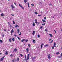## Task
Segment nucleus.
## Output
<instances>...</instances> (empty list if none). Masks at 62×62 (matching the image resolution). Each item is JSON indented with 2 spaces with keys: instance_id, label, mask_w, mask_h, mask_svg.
<instances>
[{
  "instance_id": "obj_2",
  "label": "nucleus",
  "mask_w": 62,
  "mask_h": 62,
  "mask_svg": "<svg viewBox=\"0 0 62 62\" xmlns=\"http://www.w3.org/2000/svg\"><path fill=\"white\" fill-rule=\"evenodd\" d=\"M13 32H14V31H13V29H12L11 30V35L12 34V33Z\"/></svg>"
},
{
  "instance_id": "obj_47",
  "label": "nucleus",
  "mask_w": 62,
  "mask_h": 62,
  "mask_svg": "<svg viewBox=\"0 0 62 62\" xmlns=\"http://www.w3.org/2000/svg\"><path fill=\"white\" fill-rule=\"evenodd\" d=\"M20 55L22 57H23V55L22 54H20Z\"/></svg>"
},
{
  "instance_id": "obj_59",
  "label": "nucleus",
  "mask_w": 62,
  "mask_h": 62,
  "mask_svg": "<svg viewBox=\"0 0 62 62\" xmlns=\"http://www.w3.org/2000/svg\"><path fill=\"white\" fill-rule=\"evenodd\" d=\"M2 54V53H0V54Z\"/></svg>"
},
{
  "instance_id": "obj_10",
  "label": "nucleus",
  "mask_w": 62,
  "mask_h": 62,
  "mask_svg": "<svg viewBox=\"0 0 62 62\" xmlns=\"http://www.w3.org/2000/svg\"><path fill=\"white\" fill-rule=\"evenodd\" d=\"M1 15L2 17H3L4 16V15L3 14V13H2Z\"/></svg>"
},
{
  "instance_id": "obj_5",
  "label": "nucleus",
  "mask_w": 62,
  "mask_h": 62,
  "mask_svg": "<svg viewBox=\"0 0 62 62\" xmlns=\"http://www.w3.org/2000/svg\"><path fill=\"white\" fill-rule=\"evenodd\" d=\"M19 27V26L17 25H16L15 26V28H17V27Z\"/></svg>"
},
{
  "instance_id": "obj_48",
  "label": "nucleus",
  "mask_w": 62,
  "mask_h": 62,
  "mask_svg": "<svg viewBox=\"0 0 62 62\" xmlns=\"http://www.w3.org/2000/svg\"><path fill=\"white\" fill-rule=\"evenodd\" d=\"M14 36L15 37H16V36H17V35H16V34H14Z\"/></svg>"
},
{
  "instance_id": "obj_26",
  "label": "nucleus",
  "mask_w": 62,
  "mask_h": 62,
  "mask_svg": "<svg viewBox=\"0 0 62 62\" xmlns=\"http://www.w3.org/2000/svg\"><path fill=\"white\" fill-rule=\"evenodd\" d=\"M33 26H35V23H33Z\"/></svg>"
},
{
  "instance_id": "obj_6",
  "label": "nucleus",
  "mask_w": 62,
  "mask_h": 62,
  "mask_svg": "<svg viewBox=\"0 0 62 62\" xmlns=\"http://www.w3.org/2000/svg\"><path fill=\"white\" fill-rule=\"evenodd\" d=\"M35 32H36L35 31H33L32 33V34L33 35H35Z\"/></svg>"
},
{
  "instance_id": "obj_51",
  "label": "nucleus",
  "mask_w": 62,
  "mask_h": 62,
  "mask_svg": "<svg viewBox=\"0 0 62 62\" xmlns=\"http://www.w3.org/2000/svg\"><path fill=\"white\" fill-rule=\"evenodd\" d=\"M44 20H46V18L45 17L44 18Z\"/></svg>"
},
{
  "instance_id": "obj_31",
  "label": "nucleus",
  "mask_w": 62,
  "mask_h": 62,
  "mask_svg": "<svg viewBox=\"0 0 62 62\" xmlns=\"http://www.w3.org/2000/svg\"><path fill=\"white\" fill-rule=\"evenodd\" d=\"M28 47H30V44H28Z\"/></svg>"
},
{
  "instance_id": "obj_57",
  "label": "nucleus",
  "mask_w": 62,
  "mask_h": 62,
  "mask_svg": "<svg viewBox=\"0 0 62 62\" xmlns=\"http://www.w3.org/2000/svg\"><path fill=\"white\" fill-rule=\"evenodd\" d=\"M10 56H12V54H11Z\"/></svg>"
},
{
  "instance_id": "obj_56",
  "label": "nucleus",
  "mask_w": 62,
  "mask_h": 62,
  "mask_svg": "<svg viewBox=\"0 0 62 62\" xmlns=\"http://www.w3.org/2000/svg\"><path fill=\"white\" fill-rule=\"evenodd\" d=\"M40 28L42 29V26H41L40 27Z\"/></svg>"
},
{
  "instance_id": "obj_53",
  "label": "nucleus",
  "mask_w": 62,
  "mask_h": 62,
  "mask_svg": "<svg viewBox=\"0 0 62 62\" xmlns=\"http://www.w3.org/2000/svg\"><path fill=\"white\" fill-rule=\"evenodd\" d=\"M51 39H49V41H51Z\"/></svg>"
},
{
  "instance_id": "obj_38",
  "label": "nucleus",
  "mask_w": 62,
  "mask_h": 62,
  "mask_svg": "<svg viewBox=\"0 0 62 62\" xmlns=\"http://www.w3.org/2000/svg\"><path fill=\"white\" fill-rule=\"evenodd\" d=\"M33 42H34V43H35V40H33Z\"/></svg>"
},
{
  "instance_id": "obj_11",
  "label": "nucleus",
  "mask_w": 62,
  "mask_h": 62,
  "mask_svg": "<svg viewBox=\"0 0 62 62\" xmlns=\"http://www.w3.org/2000/svg\"><path fill=\"white\" fill-rule=\"evenodd\" d=\"M17 31L18 32H17L18 34H19V32H20V29H18L17 30Z\"/></svg>"
},
{
  "instance_id": "obj_19",
  "label": "nucleus",
  "mask_w": 62,
  "mask_h": 62,
  "mask_svg": "<svg viewBox=\"0 0 62 62\" xmlns=\"http://www.w3.org/2000/svg\"><path fill=\"white\" fill-rule=\"evenodd\" d=\"M49 35L51 37H53V35H52V34H49Z\"/></svg>"
},
{
  "instance_id": "obj_42",
  "label": "nucleus",
  "mask_w": 62,
  "mask_h": 62,
  "mask_svg": "<svg viewBox=\"0 0 62 62\" xmlns=\"http://www.w3.org/2000/svg\"><path fill=\"white\" fill-rule=\"evenodd\" d=\"M37 24H39V22H38V23L37 22Z\"/></svg>"
},
{
  "instance_id": "obj_28",
  "label": "nucleus",
  "mask_w": 62,
  "mask_h": 62,
  "mask_svg": "<svg viewBox=\"0 0 62 62\" xmlns=\"http://www.w3.org/2000/svg\"><path fill=\"white\" fill-rule=\"evenodd\" d=\"M45 31H46V32H47V31H48V30H47V29H46L45 30Z\"/></svg>"
},
{
  "instance_id": "obj_32",
  "label": "nucleus",
  "mask_w": 62,
  "mask_h": 62,
  "mask_svg": "<svg viewBox=\"0 0 62 62\" xmlns=\"http://www.w3.org/2000/svg\"><path fill=\"white\" fill-rule=\"evenodd\" d=\"M19 6H20V7H21V8L22 7V6L21 5V4H19Z\"/></svg>"
},
{
  "instance_id": "obj_60",
  "label": "nucleus",
  "mask_w": 62,
  "mask_h": 62,
  "mask_svg": "<svg viewBox=\"0 0 62 62\" xmlns=\"http://www.w3.org/2000/svg\"><path fill=\"white\" fill-rule=\"evenodd\" d=\"M6 30H5V29H4V31H6Z\"/></svg>"
},
{
  "instance_id": "obj_58",
  "label": "nucleus",
  "mask_w": 62,
  "mask_h": 62,
  "mask_svg": "<svg viewBox=\"0 0 62 62\" xmlns=\"http://www.w3.org/2000/svg\"><path fill=\"white\" fill-rule=\"evenodd\" d=\"M55 33H56V31L55 30Z\"/></svg>"
},
{
  "instance_id": "obj_30",
  "label": "nucleus",
  "mask_w": 62,
  "mask_h": 62,
  "mask_svg": "<svg viewBox=\"0 0 62 62\" xmlns=\"http://www.w3.org/2000/svg\"><path fill=\"white\" fill-rule=\"evenodd\" d=\"M35 14H38V13H37V12H35Z\"/></svg>"
},
{
  "instance_id": "obj_9",
  "label": "nucleus",
  "mask_w": 62,
  "mask_h": 62,
  "mask_svg": "<svg viewBox=\"0 0 62 62\" xmlns=\"http://www.w3.org/2000/svg\"><path fill=\"white\" fill-rule=\"evenodd\" d=\"M26 50L27 51V52H28L29 51V49L28 48H27L26 49Z\"/></svg>"
},
{
  "instance_id": "obj_45",
  "label": "nucleus",
  "mask_w": 62,
  "mask_h": 62,
  "mask_svg": "<svg viewBox=\"0 0 62 62\" xmlns=\"http://www.w3.org/2000/svg\"><path fill=\"white\" fill-rule=\"evenodd\" d=\"M56 44L54 42V45H56Z\"/></svg>"
},
{
  "instance_id": "obj_55",
  "label": "nucleus",
  "mask_w": 62,
  "mask_h": 62,
  "mask_svg": "<svg viewBox=\"0 0 62 62\" xmlns=\"http://www.w3.org/2000/svg\"><path fill=\"white\" fill-rule=\"evenodd\" d=\"M8 24L9 25V22H8Z\"/></svg>"
},
{
  "instance_id": "obj_16",
  "label": "nucleus",
  "mask_w": 62,
  "mask_h": 62,
  "mask_svg": "<svg viewBox=\"0 0 62 62\" xmlns=\"http://www.w3.org/2000/svg\"><path fill=\"white\" fill-rule=\"evenodd\" d=\"M16 61H19V58H17L16 60Z\"/></svg>"
},
{
  "instance_id": "obj_61",
  "label": "nucleus",
  "mask_w": 62,
  "mask_h": 62,
  "mask_svg": "<svg viewBox=\"0 0 62 62\" xmlns=\"http://www.w3.org/2000/svg\"><path fill=\"white\" fill-rule=\"evenodd\" d=\"M12 16H14V15L12 14Z\"/></svg>"
},
{
  "instance_id": "obj_1",
  "label": "nucleus",
  "mask_w": 62,
  "mask_h": 62,
  "mask_svg": "<svg viewBox=\"0 0 62 62\" xmlns=\"http://www.w3.org/2000/svg\"><path fill=\"white\" fill-rule=\"evenodd\" d=\"M11 7H12V10L13 11V9L15 8V7H14V6L12 5H11Z\"/></svg>"
},
{
  "instance_id": "obj_46",
  "label": "nucleus",
  "mask_w": 62,
  "mask_h": 62,
  "mask_svg": "<svg viewBox=\"0 0 62 62\" xmlns=\"http://www.w3.org/2000/svg\"><path fill=\"white\" fill-rule=\"evenodd\" d=\"M25 58L26 59V55H25Z\"/></svg>"
},
{
  "instance_id": "obj_15",
  "label": "nucleus",
  "mask_w": 62,
  "mask_h": 62,
  "mask_svg": "<svg viewBox=\"0 0 62 62\" xmlns=\"http://www.w3.org/2000/svg\"><path fill=\"white\" fill-rule=\"evenodd\" d=\"M14 51H15L16 52H17V49L16 48H15L14 49Z\"/></svg>"
},
{
  "instance_id": "obj_17",
  "label": "nucleus",
  "mask_w": 62,
  "mask_h": 62,
  "mask_svg": "<svg viewBox=\"0 0 62 62\" xmlns=\"http://www.w3.org/2000/svg\"><path fill=\"white\" fill-rule=\"evenodd\" d=\"M27 5L28 7L29 8V3H28Z\"/></svg>"
},
{
  "instance_id": "obj_27",
  "label": "nucleus",
  "mask_w": 62,
  "mask_h": 62,
  "mask_svg": "<svg viewBox=\"0 0 62 62\" xmlns=\"http://www.w3.org/2000/svg\"><path fill=\"white\" fill-rule=\"evenodd\" d=\"M48 45H46L44 46L45 47H46V46H48Z\"/></svg>"
},
{
  "instance_id": "obj_14",
  "label": "nucleus",
  "mask_w": 62,
  "mask_h": 62,
  "mask_svg": "<svg viewBox=\"0 0 62 62\" xmlns=\"http://www.w3.org/2000/svg\"><path fill=\"white\" fill-rule=\"evenodd\" d=\"M5 54H6V55H8V51H7L5 53Z\"/></svg>"
},
{
  "instance_id": "obj_22",
  "label": "nucleus",
  "mask_w": 62,
  "mask_h": 62,
  "mask_svg": "<svg viewBox=\"0 0 62 62\" xmlns=\"http://www.w3.org/2000/svg\"><path fill=\"white\" fill-rule=\"evenodd\" d=\"M17 38L19 39V40H20L21 39V38H20L19 37H17Z\"/></svg>"
},
{
  "instance_id": "obj_4",
  "label": "nucleus",
  "mask_w": 62,
  "mask_h": 62,
  "mask_svg": "<svg viewBox=\"0 0 62 62\" xmlns=\"http://www.w3.org/2000/svg\"><path fill=\"white\" fill-rule=\"evenodd\" d=\"M4 57H3L2 58H1V59H0V61H2L3 59H4Z\"/></svg>"
},
{
  "instance_id": "obj_20",
  "label": "nucleus",
  "mask_w": 62,
  "mask_h": 62,
  "mask_svg": "<svg viewBox=\"0 0 62 62\" xmlns=\"http://www.w3.org/2000/svg\"><path fill=\"white\" fill-rule=\"evenodd\" d=\"M24 1L25 3H26V2H27V0H24Z\"/></svg>"
},
{
  "instance_id": "obj_29",
  "label": "nucleus",
  "mask_w": 62,
  "mask_h": 62,
  "mask_svg": "<svg viewBox=\"0 0 62 62\" xmlns=\"http://www.w3.org/2000/svg\"><path fill=\"white\" fill-rule=\"evenodd\" d=\"M53 42V40H52V41H51V42H50L49 43H52Z\"/></svg>"
},
{
  "instance_id": "obj_13",
  "label": "nucleus",
  "mask_w": 62,
  "mask_h": 62,
  "mask_svg": "<svg viewBox=\"0 0 62 62\" xmlns=\"http://www.w3.org/2000/svg\"><path fill=\"white\" fill-rule=\"evenodd\" d=\"M9 41L10 42H11V38H10L9 39Z\"/></svg>"
},
{
  "instance_id": "obj_52",
  "label": "nucleus",
  "mask_w": 62,
  "mask_h": 62,
  "mask_svg": "<svg viewBox=\"0 0 62 62\" xmlns=\"http://www.w3.org/2000/svg\"><path fill=\"white\" fill-rule=\"evenodd\" d=\"M12 62H14V60H13L12 61Z\"/></svg>"
},
{
  "instance_id": "obj_36",
  "label": "nucleus",
  "mask_w": 62,
  "mask_h": 62,
  "mask_svg": "<svg viewBox=\"0 0 62 62\" xmlns=\"http://www.w3.org/2000/svg\"><path fill=\"white\" fill-rule=\"evenodd\" d=\"M42 25H45V23H44V24H42Z\"/></svg>"
},
{
  "instance_id": "obj_35",
  "label": "nucleus",
  "mask_w": 62,
  "mask_h": 62,
  "mask_svg": "<svg viewBox=\"0 0 62 62\" xmlns=\"http://www.w3.org/2000/svg\"><path fill=\"white\" fill-rule=\"evenodd\" d=\"M29 54H28L27 57H29Z\"/></svg>"
},
{
  "instance_id": "obj_41",
  "label": "nucleus",
  "mask_w": 62,
  "mask_h": 62,
  "mask_svg": "<svg viewBox=\"0 0 62 62\" xmlns=\"http://www.w3.org/2000/svg\"><path fill=\"white\" fill-rule=\"evenodd\" d=\"M52 49H54V47L53 46L52 47Z\"/></svg>"
},
{
  "instance_id": "obj_54",
  "label": "nucleus",
  "mask_w": 62,
  "mask_h": 62,
  "mask_svg": "<svg viewBox=\"0 0 62 62\" xmlns=\"http://www.w3.org/2000/svg\"><path fill=\"white\" fill-rule=\"evenodd\" d=\"M38 16H41V15H38Z\"/></svg>"
},
{
  "instance_id": "obj_43",
  "label": "nucleus",
  "mask_w": 62,
  "mask_h": 62,
  "mask_svg": "<svg viewBox=\"0 0 62 62\" xmlns=\"http://www.w3.org/2000/svg\"><path fill=\"white\" fill-rule=\"evenodd\" d=\"M29 57H27V60H28L29 59Z\"/></svg>"
},
{
  "instance_id": "obj_34",
  "label": "nucleus",
  "mask_w": 62,
  "mask_h": 62,
  "mask_svg": "<svg viewBox=\"0 0 62 62\" xmlns=\"http://www.w3.org/2000/svg\"><path fill=\"white\" fill-rule=\"evenodd\" d=\"M13 23L14 24H15V22L14 21H13Z\"/></svg>"
},
{
  "instance_id": "obj_37",
  "label": "nucleus",
  "mask_w": 62,
  "mask_h": 62,
  "mask_svg": "<svg viewBox=\"0 0 62 62\" xmlns=\"http://www.w3.org/2000/svg\"><path fill=\"white\" fill-rule=\"evenodd\" d=\"M25 42H27V41H28V40H25Z\"/></svg>"
},
{
  "instance_id": "obj_24",
  "label": "nucleus",
  "mask_w": 62,
  "mask_h": 62,
  "mask_svg": "<svg viewBox=\"0 0 62 62\" xmlns=\"http://www.w3.org/2000/svg\"><path fill=\"white\" fill-rule=\"evenodd\" d=\"M42 21L44 23V22H45V21L43 19L42 20Z\"/></svg>"
},
{
  "instance_id": "obj_7",
  "label": "nucleus",
  "mask_w": 62,
  "mask_h": 62,
  "mask_svg": "<svg viewBox=\"0 0 62 62\" xmlns=\"http://www.w3.org/2000/svg\"><path fill=\"white\" fill-rule=\"evenodd\" d=\"M34 21H35V23L36 24H37V23L38 22H37V20L36 19H35L34 20Z\"/></svg>"
},
{
  "instance_id": "obj_39",
  "label": "nucleus",
  "mask_w": 62,
  "mask_h": 62,
  "mask_svg": "<svg viewBox=\"0 0 62 62\" xmlns=\"http://www.w3.org/2000/svg\"><path fill=\"white\" fill-rule=\"evenodd\" d=\"M31 5L33 6H35V5H34V4H31Z\"/></svg>"
},
{
  "instance_id": "obj_63",
  "label": "nucleus",
  "mask_w": 62,
  "mask_h": 62,
  "mask_svg": "<svg viewBox=\"0 0 62 62\" xmlns=\"http://www.w3.org/2000/svg\"><path fill=\"white\" fill-rule=\"evenodd\" d=\"M10 25V26L11 27V25Z\"/></svg>"
},
{
  "instance_id": "obj_3",
  "label": "nucleus",
  "mask_w": 62,
  "mask_h": 62,
  "mask_svg": "<svg viewBox=\"0 0 62 62\" xmlns=\"http://www.w3.org/2000/svg\"><path fill=\"white\" fill-rule=\"evenodd\" d=\"M48 57L49 59H51V57H50V54L48 56Z\"/></svg>"
},
{
  "instance_id": "obj_40",
  "label": "nucleus",
  "mask_w": 62,
  "mask_h": 62,
  "mask_svg": "<svg viewBox=\"0 0 62 62\" xmlns=\"http://www.w3.org/2000/svg\"><path fill=\"white\" fill-rule=\"evenodd\" d=\"M21 34H22V33L20 32V34H19V36H20L21 35Z\"/></svg>"
},
{
  "instance_id": "obj_49",
  "label": "nucleus",
  "mask_w": 62,
  "mask_h": 62,
  "mask_svg": "<svg viewBox=\"0 0 62 62\" xmlns=\"http://www.w3.org/2000/svg\"><path fill=\"white\" fill-rule=\"evenodd\" d=\"M4 35H2V36L3 37H4Z\"/></svg>"
},
{
  "instance_id": "obj_44",
  "label": "nucleus",
  "mask_w": 62,
  "mask_h": 62,
  "mask_svg": "<svg viewBox=\"0 0 62 62\" xmlns=\"http://www.w3.org/2000/svg\"><path fill=\"white\" fill-rule=\"evenodd\" d=\"M54 47H56V46H55V45H54V46H53Z\"/></svg>"
},
{
  "instance_id": "obj_12",
  "label": "nucleus",
  "mask_w": 62,
  "mask_h": 62,
  "mask_svg": "<svg viewBox=\"0 0 62 62\" xmlns=\"http://www.w3.org/2000/svg\"><path fill=\"white\" fill-rule=\"evenodd\" d=\"M42 46H43V44H42L41 45V48H42Z\"/></svg>"
},
{
  "instance_id": "obj_50",
  "label": "nucleus",
  "mask_w": 62,
  "mask_h": 62,
  "mask_svg": "<svg viewBox=\"0 0 62 62\" xmlns=\"http://www.w3.org/2000/svg\"><path fill=\"white\" fill-rule=\"evenodd\" d=\"M14 4H15V5H16V3L15 2Z\"/></svg>"
},
{
  "instance_id": "obj_25",
  "label": "nucleus",
  "mask_w": 62,
  "mask_h": 62,
  "mask_svg": "<svg viewBox=\"0 0 62 62\" xmlns=\"http://www.w3.org/2000/svg\"><path fill=\"white\" fill-rule=\"evenodd\" d=\"M58 54H59V52H57L56 53V54L58 55Z\"/></svg>"
},
{
  "instance_id": "obj_21",
  "label": "nucleus",
  "mask_w": 62,
  "mask_h": 62,
  "mask_svg": "<svg viewBox=\"0 0 62 62\" xmlns=\"http://www.w3.org/2000/svg\"><path fill=\"white\" fill-rule=\"evenodd\" d=\"M12 41H14V38H13L12 39Z\"/></svg>"
},
{
  "instance_id": "obj_23",
  "label": "nucleus",
  "mask_w": 62,
  "mask_h": 62,
  "mask_svg": "<svg viewBox=\"0 0 62 62\" xmlns=\"http://www.w3.org/2000/svg\"><path fill=\"white\" fill-rule=\"evenodd\" d=\"M0 42L1 43H3V41H2V40H0Z\"/></svg>"
},
{
  "instance_id": "obj_33",
  "label": "nucleus",
  "mask_w": 62,
  "mask_h": 62,
  "mask_svg": "<svg viewBox=\"0 0 62 62\" xmlns=\"http://www.w3.org/2000/svg\"><path fill=\"white\" fill-rule=\"evenodd\" d=\"M38 38H39V37H40V35H38Z\"/></svg>"
},
{
  "instance_id": "obj_64",
  "label": "nucleus",
  "mask_w": 62,
  "mask_h": 62,
  "mask_svg": "<svg viewBox=\"0 0 62 62\" xmlns=\"http://www.w3.org/2000/svg\"><path fill=\"white\" fill-rule=\"evenodd\" d=\"M61 31H62V29H61Z\"/></svg>"
},
{
  "instance_id": "obj_8",
  "label": "nucleus",
  "mask_w": 62,
  "mask_h": 62,
  "mask_svg": "<svg viewBox=\"0 0 62 62\" xmlns=\"http://www.w3.org/2000/svg\"><path fill=\"white\" fill-rule=\"evenodd\" d=\"M25 39H23V40H22L21 41V42H23V41H25Z\"/></svg>"
},
{
  "instance_id": "obj_62",
  "label": "nucleus",
  "mask_w": 62,
  "mask_h": 62,
  "mask_svg": "<svg viewBox=\"0 0 62 62\" xmlns=\"http://www.w3.org/2000/svg\"><path fill=\"white\" fill-rule=\"evenodd\" d=\"M16 33L15 32V35H16Z\"/></svg>"
},
{
  "instance_id": "obj_18",
  "label": "nucleus",
  "mask_w": 62,
  "mask_h": 62,
  "mask_svg": "<svg viewBox=\"0 0 62 62\" xmlns=\"http://www.w3.org/2000/svg\"><path fill=\"white\" fill-rule=\"evenodd\" d=\"M22 9H23V10H24V7H23V6L22 7H21Z\"/></svg>"
}]
</instances>
